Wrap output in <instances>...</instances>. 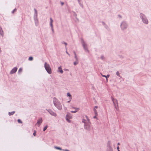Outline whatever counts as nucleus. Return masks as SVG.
Returning a JSON list of instances; mask_svg holds the SVG:
<instances>
[{
  "mask_svg": "<svg viewBox=\"0 0 151 151\" xmlns=\"http://www.w3.org/2000/svg\"><path fill=\"white\" fill-rule=\"evenodd\" d=\"M140 16L143 17H144V15L143 14H140ZM142 21L144 23H145L146 24H147L148 23V21L146 19L142 17Z\"/></svg>",
  "mask_w": 151,
  "mask_h": 151,
  "instance_id": "nucleus-3",
  "label": "nucleus"
},
{
  "mask_svg": "<svg viewBox=\"0 0 151 151\" xmlns=\"http://www.w3.org/2000/svg\"><path fill=\"white\" fill-rule=\"evenodd\" d=\"M55 148H56V149H58V150H62V149L60 147H55Z\"/></svg>",
  "mask_w": 151,
  "mask_h": 151,
  "instance_id": "nucleus-15",
  "label": "nucleus"
},
{
  "mask_svg": "<svg viewBox=\"0 0 151 151\" xmlns=\"http://www.w3.org/2000/svg\"><path fill=\"white\" fill-rule=\"evenodd\" d=\"M0 34L2 36H3V32L1 26H0Z\"/></svg>",
  "mask_w": 151,
  "mask_h": 151,
  "instance_id": "nucleus-8",
  "label": "nucleus"
},
{
  "mask_svg": "<svg viewBox=\"0 0 151 151\" xmlns=\"http://www.w3.org/2000/svg\"><path fill=\"white\" fill-rule=\"evenodd\" d=\"M61 4L62 5H63L64 4V3L63 2H61Z\"/></svg>",
  "mask_w": 151,
  "mask_h": 151,
  "instance_id": "nucleus-31",
  "label": "nucleus"
},
{
  "mask_svg": "<svg viewBox=\"0 0 151 151\" xmlns=\"http://www.w3.org/2000/svg\"><path fill=\"white\" fill-rule=\"evenodd\" d=\"M116 74L118 76H119V72L117 71L116 73Z\"/></svg>",
  "mask_w": 151,
  "mask_h": 151,
  "instance_id": "nucleus-23",
  "label": "nucleus"
},
{
  "mask_svg": "<svg viewBox=\"0 0 151 151\" xmlns=\"http://www.w3.org/2000/svg\"><path fill=\"white\" fill-rule=\"evenodd\" d=\"M63 150L64 151H69V150Z\"/></svg>",
  "mask_w": 151,
  "mask_h": 151,
  "instance_id": "nucleus-33",
  "label": "nucleus"
},
{
  "mask_svg": "<svg viewBox=\"0 0 151 151\" xmlns=\"http://www.w3.org/2000/svg\"><path fill=\"white\" fill-rule=\"evenodd\" d=\"M63 43L66 46L67 45V44L65 42H64Z\"/></svg>",
  "mask_w": 151,
  "mask_h": 151,
  "instance_id": "nucleus-34",
  "label": "nucleus"
},
{
  "mask_svg": "<svg viewBox=\"0 0 151 151\" xmlns=\"http://www.w3.org/2000/svg\"><path fill=\"white\" fill-rule=\"evenodd\" d=\"M22 68H20L19 69V70H18V72H19V73H20V72H22Z\"/></svg>",
  "mask_w": 151,
  "mask_h": 151,
  "instance_id": "nucleus-21",
  "label": "nucleus"
},
{
  "mask_svg": "<svg viewBox=\"0 0 151 151\" xmlns=\"http://www.w3.org/2000/svg\"><path fill=\"white\" fill-rule=\"evenodd\" d=\"M17 70V68L15 67L10 72L11 74H13L15 73Z\"/></svg>",
  "mask_w": 151,
  "mask_h": 151,
  "instance_id": "nucleus-6",
  "label": "nucleus"
},
{
  "mask_svg": "<svg viewBox=\"0 0 151 151\" xmlns=\"http://www.w3.org/2000/svg\"><path fill=\"white\" fill-rule=\"evenodd\" d=\"M33 59V57H30L29 58V60L30 61L32 60Z\"/></svg>",
  "mask_w": 151,
  "mask_h": 151,
  "instance_id": "nucleus-17",
  "label": "nucleus"
},
{
  "mask_svg": "<svg viewBox=\"0 0 151 151\" xmlns=\"http://www.w3.org/2000/svg\"><path fill=\"white\" fill-rule=\"evenodd\" d=\"M50 114L51 115H53V116H56V114H55V113H53V112H52V113H50Z\"/></svg>",
  "mask_w": 151,
  "mask_h": 151,
  "instance_id": "nucleus-20",
  "label": "nucleus"
},
{
  "mask_svg": "<svg viewBox=\"0 0 151 151\" xmlns=\"http://www.w3.org/2000/svg\"><path fill=\"white\" fill-rule=\"evenodd\" d=\"M94 112L95 113V114L96 115V116L97 115V112L96 109H94Z\"/></svg>",
  "mask_w": 151,
  "mask_h": 151,
  "instance_id": "nucleus-14",
  "label": "nucleus"
},
{
  "mask_svg": "<svg viewBox=\"0 0 151 151\" xmlns=\"http://www.w3.org/2000/svg\"><path fill=\"white\" fill-rule=\"evenodd\" d=\"M36 134V131L35 130L34 131V132L33 133V135L34 136H35Z\"/></svg>",
  "mask_w": 151,
  "mask_h": 151,
  "instance_id": "nucleus-18",
  "label": "nucleus"
},
{
  "mask_svg": "<svg viewBox=\"0 0 151 151\" xmlns=\"http://www.w3.org/2000/svg\"><path fill=\"white\" fill-rule=\"evenodd\" d=\"M47 126H45L44 127V129H43V131H45L47 129Z\"/></svg>",
  "mask_w": 151,
  "mask_h": 151,
  "instance_id": "nucleus-16",
  "label": "nucleus"
},
{
  "mask_svg": "<svg viewBox=\"0 0 151 151\" xmlns=\"http://www.w3.org/2000/svg\"><path fill=\"white\" fill-rule=\"evenodd\" d=\"M42 118H41L39 119L38 120L37 123V124H36L38 126V127L40 126V124L42 123Z\"/></svg>",
  "mask_w": 151,
  "mask_h": 151,
  "instance_id": "nucleus-5",
  "label": "nucleus"
},
{
  "mask_svg": "<svg viewBox=\"0 0 151 151\" xmlns=\"http://www.w3.org/2000/svg\"><path fill=\"white\" fill-rule=\"evenodd\" d=\"M97 108H98V106H95L94 107V109H97Z\"/></svg>",
  "mask_w": 151,
  "mask_h": 151,
  "instance_id": "nucleus-29",
  "label": "nucleus"
},
{
  "mask_svg": "<svg viewBox=\"0 0 151 151\" xmlns=\"http://www.w3.org/2000/svg\"><path fill=\"white\" fill-rule=\"evenodd\" d=\"M75 109L74 111H71V112L72 113H76L78 111L79 109V108H74Z\"/></svg>",
  "mask_w": 151,
  "mask_h": 151,
  "instance_id": "nucleus-7",
  "label": "nucleus"
},
{
  "mask_svg": "<svg viewBox=\"0 0 151 151\" xmlns=\"http://www.w3.org/2000/svg\"><path fill=\"white\" fill-rule=\"evenodd\" d=\"M45 67L46 70L49 74L51 73V69L49 65L47 64L46 63L45 64Z\"/></svg>",
  "mask_w": 151,
  "mask_h": 151,
  "instance_id": "nucleus-1",
  "label": "nucleus"
},
{
  "mask_svg": "<svg viewBox=\"0 0 151 151\" xmlns=\"http://www.w3.org/2000/svg\"><path fill=\"white\" fill-rule=\"evenodd\" d=\"M50 26H51L52 27H53V25H52V23L53 22V21L52 19V18H50Z\"/></svg>",
  "mask_w": 151,
  "mask_h": 151,
  "instance_id": "nucleus-10",
  "label": "nucleus"
},
{
  "mask_svg": "<svg viewBox=\"0 0 151 151\" xmlns=\"http://www.w3.org/2000/svg\"><path fill=\"white\" fill-rule=\"evenodd\" d=\"M1 52V49L0 48V52Z\"/></svg>",
  "mask_w": 151,
  "mask_h": 151,
  "instance_id": "nucleus-37",
  "label": "nucleus"
},
{
  "mask_svg": "<svg viewBox=\"0 0 151 151\" xmlns=\"http://www.w3.org/2000/svg\"><path fill=\"white\" fill-rule=\"evenodd\" d=\"M18 123H22V121L20 119H18Z\"/></svg>",
  "mask_w": 151,
  "mask_h": 151,
  "instance_id": "nucleus-19",
  "label": "nucleus"
},
{
  "mask_svg": "<svg viewBox=\"0 0 151 151\" xmlns=\"http://www.w3.org/2000/svg\"><path fill=\"white\" fill-rule=\"evenodd\" d=\"M118 151H119V150H118Z\"/></svg>",
  "mask_w": 151,
  "mask_h": 151,
  "instance_id": "nucleus-41",
  "label": "nucleus"
},
{
  "mask_svg": "<svg viewBox=\"0 0 151 151\" xmlns=\"http://www.w3.org/2000/svg\"><path fill=\"white\" fill-rule=\"evenodd\" d=\"M110 151H112V150H111Z\"/></svg>",
  "mask_w": 151,
  "mask_h": 151,
  "instance_id": "nucleus-42",
  "label": "nucleus"
},
{
  "mask_svg": "<svg viewBox=\"0 0 151 151\" xmlns=\"http://www.w3.org/2000/svg\"><path fill=\"white\" fill-rule=\"evenodd\" d=\"M56 106L58 108V109H61L62 106H61V105L60 104L59 105V106H58L57 105Z\"/></svg>",
  "mask_w": 151,
  "mask_h": 151,
  "instance_id": "nucleus-13",
  "label": "nucleus"
},
{
  "mask_svg": "<svg viewBox=\"0 0 151 151\" xmlns=\"http://www.w3.org/2000/svg\"><path fill=\"white\" fill-rule=\"evenodd\" d=\"M110 143H111V142H110V141H109L108 142V145H110Z\"/></svg>",
  "mask_w": 151,
  "mask_h": 151,
  "instance_id": "nucleus-30",
  "label": "nucleus"
},
{
  "mask_svg": "<svg viewBox=\"0 0 151 151\" xmlns=\"http://www.w3.org/2000/svg\"><path fill=\"white\" fill-rule=\"evenodd\" d=\"M107 76V77H109V75H107V76Z\"/></svg>",
  "mask_w": 151,
  "mask_h": 151,
  "instance_id": "nucleus-35",
  "label": "nucleus"
},
{
  "mask_svg": "<svg viewBox=\"0 0 151 151\" xmlns=\"http://www.w3.org/2000/svg\"><path fill=\"white\" fill-rule=\"evenodd\" d=\"M15 112L14 111H13L11 112H9V116L12 115L14 114Z\"/></svg>",
  "mask_w": 151,
  "mask_h": 151,
  "instance_id": "nucleus-11",
  "label": "nucleus"
},
{
  "mask_svg": "<svg viewBox=\"0 0 151 151\" xmlns=\"http://www.w3.org/2000/svg\"><path fill=\"white\" fill-rule=\"evenodd\" d=\"M124 25H125V23L124 22L122 23L121 25L122 28H124Z\"/></svg>",
  "mask_w": 151,
  "mask_h": 151,
  "instance_id": "nucleus-12",
  "label": "nucleus"
},
{
  "mask_svg": "<svg viewBox=\"0 0 151 151\" xmlns=\"http://www.w3.org/2000/svg\"><path fill=\"white\" fill-rule=\"evenodd\" d=\"M83 46L85 50H86V45L85 44L83 45Z\"/></svg>",
  "mask_w": 151,
  "mask_h": 151,
  "instance_id": "nucleus-22",
  "label": "nucleus"
},
{
  "mask_svg": "<svg viewBox=\"0 0 151 151\" xmlns=\"http://www.w3.org/2000/svg\"><path fill=\"white\" fill-rule=\"evenodd\" d=\"M117 149L118 150H119V146H118L117 147Z\"/></svg>",
  "mask_w": 151,
  "mask_h": 151,
  "instance_id": "nucleus-32",
  "label": "nucleus"
},
{
  "mask_svg": "<svg viewBox=\"0 0 151 151\" xmlns=\"http://www.w3.org/2000/svg\"><path fill=\"white\" fill-rule=\"evenodd\" d=\"M112 99L115 107L117 109V107L118 106V102L117 100L113 98H112Z\"/></svg>",
  "mask_w": 151,
  "mask_h": 151,
  "instance_id": "nucleus-2",
  "label": "nucleus"
},
{
  "mask_svg": "<svg viewBox=\"0 0 151 151\" xmlns=\"http://www.w3.org/2000/svg\"><path fill=\"white\" fill-rule=\"evenodd\" d=\"M66 53H67L68 54V52H66Z\"/></svg>",
  "mask_w": 151,
  "mask_h": 151,
  "instance_id": "nucleus-40",
  "label": "nucleus"
},
{
  "mask_svg": "<svg viewBox=\"0 0 151 151\" xmlns=\"http://www.w3.org/2000/svg\"><path fill=\"white\" fill-rule=\"evenodd\" d=\"M94 118H96V116H94Z\"/></svg>",
  "mask_w": 151,
  "mask_h": 151,
  "instance_id": "nucleus-39",
  "label": "nucleus"
},
{
  "mask_svg": "<svg viewBox=\"0 0 151 151\" xmlns=\"http://www.w3.org/2000/svg\"><path fill=\"white\" fill-rule=\"evenodd\" d=\"M78 63V62H75L74 63V65H76Z\"/></svg>",
  "mask_w": 151,
  "mask_h": 151,
  "instance_id": "nucleus-26",
  "label": "nucleus"
},
{
  "mask_svg": "<svg viewBox=\"0 0 151 151\" xmlns=\"http://www.w3.org/2000/svg\"><path fill=\"white\" fill-rule=\"evenodd\" d=\"M16 9H14V11H13V13L14 11H16Z\"/></svg>",
  "mask_w": 151,
  "mask_h": 151,
  "instance_id": "nucleus-36",
  "label": "nucleus"
},
{
  "mask_svg": "<svg viewBox=\"0 0 151 151\" xmlns=\"http://www.w3.org/2000/svg\"><path fill=\"white\" fill-rule=\"evenodd\" d=\"M74 54L75 55V58L76 59H77V56H76V54L75 52H74Z\"/></svg>",
  "mask_w": 151,
  "mask_h": 151,
  "instance_id": "nucleus-25",
  "label": "nucleus"
},
{
  "mask_svg": "<svg viewBox=\"0 0 151 151\" xmlns=\"http://www.w3.org/2000/svg\"><path fill=\"white\" fill-rule=\"evenodd\" d=\"M102 76L103 77H106V79L107 80V76H105V75H102Z\"/></svg>",
  "mask_w": 151,
  "mask_h": 151,
  "instance_id": "nucleus-27",
  "label": "nucleus"
},
{
  "mask_svg": "<svg viewBox=\"0 0 151 151\" xmlns=\"http://www.w3.org/2000/svg\"><path fill=\"white\" fill-rule=\"evenodd\" d=\"M58 71H59L61 73H63V71L62 69L61 66L59 67Z\"/></svg>",
  "mask_w": 151,
  "mask_h": 151,
  "instance_id": "nucleus-9",
  "label": "nucleus"
},
{
  "mask_svg": "<svg viewBox=\"0 0 151 151\" xmlns=\"http://www.w3.org/2000/svg\"><path fill=\"white\" fill-rule=\"evenodd\" d=\"M118 145H120L119 143H118Z\"/></svg>",
  "mask_w": 151,
  "mask_h": 151,
  "instance_id": "nucleus-38",
  "label": "nucleus"
},
{
  "mask_svg": "<svg viewBox=\"0 0 151 151\" xmlns=\"http://www.w3.org/2000/svg\"><path fill=\"white\" fill-rule=\"evenodd\" d=\"M72 117L70 115L68 114L66 115V120L69 122H70V121L69 120V119H71Z\"/></svg>",
  "mask_w": 151,
  "mask_h": 151,
  "instance_id": "nucleus-4",
  "label": "nucleus"
},
{
  "mask_svg": "<svg viewBox=\"0 0 151 151\" xmlns=\"http://www.w3.org/2000/svg\"><path fill=\"white\" fill-rule=\"evenodd\" d=\"M67 95L68 96L71 97V95L70 94V93H67Z\"/></svg>",
  "mask_w": 151,
  "mask_h": 151,
  "instance_id": "nucleus-24",
  "label": "nucleus"
},
{
  "mask_svg": "<svg viewBox=\"0 0 151 151\" xmlns=\"http://www.w3.org/2000/svg\"><path fill=\"white\" fill-rule=\"evenodd\" d=\"M86 121H84V119H83V121H82V122H84V123H86Z\"/></svg>",
  "mask_w": 151,
  "mask_h": 151,
  "instance_id": "nucleus-28",
  "label": "nucleus"
}]
</instances>
